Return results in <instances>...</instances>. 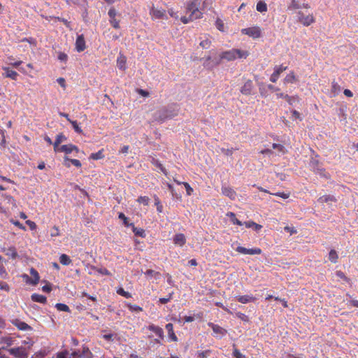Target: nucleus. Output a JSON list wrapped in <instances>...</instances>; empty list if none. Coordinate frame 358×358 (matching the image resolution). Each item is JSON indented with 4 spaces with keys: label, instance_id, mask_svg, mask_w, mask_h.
<instances>
[{
    "label": "nucleus",
    "instance_id": "2eb2a0df",
    "mask_svg": "<svg viewBox=\"0 0 358 358\" xmlns=\"http://www.w3.org/2000/svg\"><path fill=\"white\" fill-rule=\"evenodd\" d=\"M253 83L248 80L241 88V92L244 95H250L253 89Z\"/></svg>",
    "mask_w": 358,
    "mask_h": 358
},
{
    "label": "nucleus",
    "instance_id": "4468645a",
    "mask_svg": "<svg viewBox=\"0 0 358 358\" xmlns=\"http://www.w3.org/2000/svg\"><path fill=\"white\" fill-rule=\"evenodd\" d=\"M85 41L83 34L78 35L76 41V49L78 52H80L85 50Z\"/></svg>",
    "mask_w": 358,
    "mask_h": 358
},
{
    "label": "nucleus",
    "instance_id": "680f3d73",
    "mask_svg": "<svg viewBox=\"0 0 358 358\" xmlns=\"http://www.w3.org/2000/svg\"><path fill=\"white\" fill-rule=\"evenodd\" d=\"M298 99L297 96H290L288 94L285 96V100L289 105H292L295 101Z\"/></svg>",
    "mask_w": 358,
    "mask_h": 358
},
{
    "label": "nucleus",
    "instance_id": "774afa93",
    "mask_svg": "<svg viewBox=\"0 0 358 358\" xmlns=\"http://www.w3.org/2000/svg\"><path fill=\"white\" fill-rule=\"evenodd\" d=\"M80 350H75L71 352L69 358H79V355H80Z\"/></svg>",
    "mask_w": 358,
    "mask_h": 358
},
{
    "label": "nucleus",
    "instance_id": "e433bc0d",
    "mask_svg": "<svg viewBox=\"0 0 358 358\" xmlns=\"http://www.w3.org/2000/svg\"><path fill=\"white\" fill-rule=\"evenodd\" d=\"M259 90L260 95L263 97H266L268 96V88L267 85H265L264 83H262L259 85Z\"/></svg>",
    "mask_w": 358,
    "mask_h": 358
},
{
    "label": "nucleus",
    "instance_id": "5fc2aeb1",
    "mask_svg": "<svg viewBox=\"0 0 358 358\" xmlns=\"http://www.w3.org/2000/svg\"><path fill=\"white\" fill-rule=\"evenodd\" d=\"M211 44V41L208 39L203 40L200 42V46L203 48L208 49L210 48Z\"/></svg>",
    "mask_w": 358,
    "mask_h": 358
},
{
    "label": "nucleus",
    "instance_id": "f704fd0d",
    "mask_svg": "<svg viewBox=\"0 0 358 358\" xmlns=\"http://www.w3.org/2000/svg\"><path fill=\"white\" fill-rule=\"evenodd\" d=\"M222 59H223V58L222 57V54L218 56L215 55L213 57V59H212V62H211L212 69L215 66H218L221 63V61Z\"/></svg>",
    "mask_w": 358,
    "mask_h": 358
},
{
    "label": "nucleus",
    "instance_id": "39448f33",
    "mask_svg": "<svg viewBox=\"0 0 358 358\" xmlns=\"http://www.w3.org/2000/svg\"><path fill=\"white\" fill-rule=\"evenodd\" d=\"M109 16V22L115 29H120V20L117 19V16H120V13H117L114 7H111L108 13Z\"/></svg>",
    "mask_w": 358,
    "mask_h": 358
},
{
    "label": "nucleus",
    "instance_id": "cd10ccee",
    "mask_svg": "<svg viewBox=\"0 0 358 358\" xmlns=\"http://www.w3.org/2000/svg\"><path fill=\"white\" fill-rule=\"evenodd\" d=\"M80 355H79V358H92L93 354L90 350L89 348L83 345L82 348V350H80Z\"/></svg>",
    "mask_w": 358,
    "mask_h": 358
},
{
    "label": "nucleus",
    "instance_id": "49530a36",
    "mask_svg": "<svg viewBox=\"0 0 358 358\" xmlns=\"http://www.w3.org/2000/svg\"><path fill=\"white\" fill-rule=\"evenodd\" d=\"M117 293L120 295V296H122L127 299H129V298H131V294L128 292H126L122 287H119L117 289Z\"/></svg>",
    "mask_w": 358,
    "mask_h": 358
},
{
    "label": "nucleus",
    "instance_id": "f03ea898",
    "mask_svg": "<svg viewBox=\"0 0 358 358\" xmlns=\"http://www.w3.org/2000/svg\"><path fill=\"white\" fill-rule=\"evenodd\" d=\"M201 0H189L185 4V13H189L194 17L201 18L203 13L200 10Z\"/></svg>",
    "mask_w": 358,
    "mask_h": 358
},
{
    "label": "nucleus",
    "instance_id": "1a4fd4ad",
    "mask_svg": "<svg viewBox=\"0 0 358 358\" xmlns=\"http://www.w3.org/2000/svg\"><path fill=\"white\" fill-rule=\"evenodd\" d=\"M236 251L239 252V253H241V254L251 255H260L262 253V250L260 248H259L248 249V248H244L243 246H238L236 248Z\"/></svg>",
    "mask_w": 358,
    "mask_h": 358
},
{
    "label": "nucleus",
    "instance_id": "9d476101",
    "mask_svg": "<svg viewBox=\"0 0 358 358\" xmlns=\"http://www.w3.org/2000/svg\"><path fill=\"white\" fill-rule=\"evenodd\" d=\"M299 21L305 26H309L314 22V17L312 15H304L301 11L297 13Z\"/></svg>",
    "mask_w": 358,
    "mask_h": 358
},
{
    "label": "nucleus",
    "instance_id": "7c9ffc66",
    "mask_svg": "<svg viewBox=\"0 0 358 358\" xmlns=\"http://www.w3.org/2000/svg\"><path fill=\"white\" fill-rule=\"evenodd\" d=\"M118 218L123 222V224L126 227H131L133 226V223H130L129 222V218L126 217V215L123 213H119L118 214Z\"/></svg>",
    "mask_w": 358,
    "mask_h": 358
},
{
    "label": "nucleus",
    "instance_id": "5701e85b",
    "mask_svg": "<svg viewBox=\"0 0 358 358\" xmlns=\"http://www.w3.org/2000/svg\"><path fill=\"white\" fill-rule=\"evenodd\" d=\"M127 58L123 55L120 54L117 59V66L119 69L124 71L126 69Z\"/></svg>",
    "mask_w": 358,
    "mask_h": 358
},
{
    "label": "nucleus",
    "instance_id": "4c0bfd02",
    "mask_svg": "<svg viewBox=\"0 0 358 358\" xmlns=\"http://www.w3.org/2000/svg\"><path fill=\"white\" fill-rule=\"evenodd\" d=\"M55 308L59 311H64V312H67V313L71 312L69 307L65 303H58L55 305Z\"/></svg>",
    "mask_w": 358,
    "mask_h": 358
},
{
    "label": "nucleus",
    "instance_id": "dca6fc26",
    "mask_svg": "<svg viewBox=\"0 0 358 358\" xmlns=\"http://www.w3.org/2000/svg\"><path fill=\"white\" fill-rule=\"evenodd\" d=\"M3 70L4 71V73H3V76L6 78H9L13 80H17L19 74L9 67H3Z\"/></svg>",
    "mask_w": 358,
    "mask_h": 358
},
{
    "label": "nucleus",
    "instance_id": "7ed1b4c3",
    "mask_svg": "<svg viewBox=\"0 0 358 358\" xmlns=\"http://www.w3.org/2000/svg\"><path fill=\"white\" fill-rule=\"evenodd\" d=\"M317 156L315 157H311L309 163L310 169L315 173L320 175L324 178H330V174L325 171V169L323 168L322 163L317 159Z\"/></svg>",
    "mask_w": 358,
    "mask_h": 358
},
{
    "label": "nucleus",
    "instance_id": "72a5a7b5",
    "mask_svg": "<svg viewBox=\"0 0 358 358\" xmlns=\"http://www.w3.org/2000/svg\"><path fill=\"white\" fill-rule=\"evenodd\" d=\"M103 150H100L97 152L92 153L90 156V159H94V160H98L101 159L104 157V155L103 153Z\"/></svg>",
    "mask_w": 358,
    "mask_h": 358
},
{
    "label": "nucleus",
    "instance_id": "393cba45",
    "mask_svg": "<svg viewBox=\"0 0 358 358\" xmlns=\"http://www.w3.org/2000/svg\"><path fill=\"white\" fill-rule=\"evenodd\" d=\"M173 242L176 245L182 246L186 243V238L183 234H177L173 238Z\"/></svg>",
    "mask_w": 358,
    "mask_h": 358
},
{
    "label": "nucleus",
    "instance_id": "412c9836",
    "mask_svg": "<svg viewBox=\"0 0 358 358\" xmlns=\"http://www.w3.org/2000/svg\"><path fill=\"white\" fill-rule=\"evenodd\" d=\"M67 141V137L64 135L62 133L59 134L56 136V139L53 143L54 150H57L58 148H59V145L64 142Z\"/></svg>",
    "mask_w": 358,
    "mask_h": 358
},
{
    "label": "nucleus",
    "instance_id": "6ab92c4d",
    "mask_svg": "<svg viewBox=\"0 0 358 358\" xmlns=\"http://www.w3.org/2000/svg\"><path fill=\"white\" fill-rule=\"evenodd\" d=\"M238 53V52H236L235 49L225 51L222 53V57L223 59H226L227 61H231L236 59V54Z\"/></svg>",
    "mask_w": 358,
    "mask_h": 358
},
{
    "label": "nucleus",
    "instance_id": "f8f14e48",
    "mask_svg": "<svg viewBox=\"0 0 358 358\" xmlns=\"http://www.w3.org/2000/svg\"><path fill=\"white\" fill-rule=\"evenodd\" d=\"M150 13L153 17L156 19H168V17L166 15V10L164 9L160 10L152 7Z\"/></svg>",
    "mask_w": 358,
    "mask_h": 358
},
{
    "label": "nucleus",
    "instance_id": "6e6552de",
    "mask_svg": "<svg viewBox=\"0 0 358 358\" xmlns=\"http://www.w3.org/2000/svg\"><path fill=\"white\" fill-rule=\"evenodd\" d=\"M242 33L254 38H257L261 36V30L258 27H249L242 29Z\"/></svg>",
    "mask_w": 358,
    "mask_h": 358
},
{
    "label": "nucleus",
    "instance_id": "a878e982",
    "mask_svg": "<svg viewBox=\"0 0 358 358\" xmlns=\"http://www.w3.org/2000/svg\"><path fill=\"white\" fill-rule=\"evenodd\" d=\"M31 299L34 302L45 304L47 303V298L43 295H41L36 293L33 294L31 296Z\"/></svg>",
    "mask_w": 358,
    "mask_h": 358
},
{
    "label": "nucleus",
    "instance_id": "052dcab7",
    "mask_svg": "<svg viewBox=\"0 0 358 358\" xmlns=\"http://www.w3.org/2000/svg\"><path fill=\"white\" fill-rule=\"evenodd\" d=\"M210 353V350H209L202 351V352H199L197 357L198 358H207V357L209 355Z\"/></svg>",
    "mask_w": 358,
    "mask_h": 358
},
{
    "label": "nucleus",
    "instance_id": "9b49d317",
    "mask_svg": "<svg viewBox=\"0 0 358 358\" xmlns=\"http://www.w3.org/2000/svg\"><path fill=\"white\" fill-rule=\"evenodd\" d=\"M11 323L22 331H31L33 329L31 326L19 319L12 320Z\"/></svg>",
    "mask_w": 358,
    "mask_h": 358
},
{
    "label": "nucleus",
    "instance_id": "69168bd1",
    "mask_svg": "<svg viewBox=\"0 0 358 358\" xmlns=\"http://www.w3.org/2000/svg\"><path fill=\"white\" fill-rule=\"evenodd\" d=\"M0 289L9 292L10 287L6 282L0 281Z\"/></svg>",
    "mask_w": 358,
    "mask_h": 358
},
{
    "label": "nucleus",
    "instance_id": "ea45409f",
    "mask_svg": "<svg viewBox=\"0 0 358 358\" xmlns=\"http://www.w3.org/2000/svg\"><path fill=\"white\" fill-rule=\"evenodd\" d=\"M90 268L94 271H96L98 273H99L101 275H110V271L106 268H97L96 266H92V265L90 266Z\"/></svg>",
    "mask_w": 358,
    "mask_h": 358
},
{
    "label": "nucleus",
    "instance_id": "4d7b16f0",
    "mask_svg": "<svg viewBox=\"0 0 358 358\" xmlns=\"http://www.w3.org/2000/svg\"><path fill=\"white\" fill-rule=\"evenodd\" d=\"M236 316L241 319V320L244 322H249V317L248 315H245L244 313H242L241 312H238L236 313Z\"/></svg>",
    "mask_w": 358,
    "mask_h": 358
},
{
    "label": "nucleus",
    "instance_id": "bf43d9fd",
    "mask_svg": "<svg viewBox=\"0 0 358 358\" xmlns=\"http://www.w3.org/2000/svg\"><path fill=\"white\" fill-rule=\"evenodd\" d=\"M4 341V343L7 344L8 346H10L14 344L15 340L10 336L5 337L3 338Z\"/></svg>",
    "mask_w": 358,
    "mask_h": 358
},
{
    "label": "nucleus",
    "instance_id": "423d86ee",
    "mask_svg": "<svg viewBox=\"0 0 358 358\" xmlns=\"http://www.w3.org/2000/svg\"><path fill=\"white\" fill-rule=\"evenodd\" d=\"M306 0H291L290 4L287 6V9L290 10H298L302 8H308L310 6L307 3Z\"/></svg>",
    "mask_w": 358,
    "mask_h": 358
},
{
    "label": "nucleus",
    "instance_id": "de8ad7c7",
    "mask_svg": "<svg viewBox=\"0 0 358 358\" xmlns=\"http://www.w3.org/2000/svg\"><path fill=\"white\" fill-rule=\"evenodd\" d=\"M197 19H200L199 17H194L193 16L191 15V14H189V15L188 17H186V16H182L181 18H180V20L182 23L184 24H187L189 23V22H192L194 20H197Z\"/></svg>",
    "mask_w": 358,
    "mask_h": 358
},
{
    "label": "nucleus",
    "instance_id": "0e129e2a",
    "mask_svg": "<svg viewBox=\"0 0 358 358\" xmlns=\"http://www.w3.org/2000/svg\"><path fill=\"white\" fill-rule=\"evenodd\" d=\"M51 236L56 237L59 236V230L57 227L54 226L51 230Z\"/></svg>",
    "mask_w": 358,
    "mask_h": 358
},
{
    "label": "nucleus",
    "instance_id": "a19ab883",
    "mask_svg": "<svg viewBox=\"0 0 358 358\" xmlns=\"http://www.w3.org/2000/svg\"><path fill=\"white\" fill-rule=\"evenodd\" d=\"M338 259V254L335 250H331L329 253V259L333 262L336 263L337 262V260Z\"/></svg>",
    "mask_w": 358,
    "mask_h": 358
},
{
    "label": "nucleus",
    "instance_id": "4be33fe9",
    "mask_svg": "<svg viewBox=\"0 0 358 358\" xmlns=\"http://www.w3.org/2000/svg\"><path fill=\"white\" fill-rule=\"evenodd\" d=\"M148 329L152 332H154L157 336H158L160 338H164V331L163 329L155 324H150L148 327Z\"/></svg>",
    "mask_w": 358,
    "mask_h": 358
},
{
    "label": "nucleus",
    "instance_id": "473e14b6",
    "mask_svg": "<svg viewBox=\"0 0 358 358\" xmlns=\"http://www.w3.org/2000/svg\"><path fill=\"white\" fill-rule=\"evenodd\" d=\"M257 10L260 13H264L267 11V5L263 1H259L257 3Z\"/></svg>",
    "mask_w": 358,
    "mask_h": 358
},
{
    "label": "nucleus",
    "instance_id": "bb28decb",
    "mask_svg": "<svg viewBox=\"0 0 358 358\" xmlns=\"http://www.w3.org/2000/svg\"><path fill=\"white\" fill-rule=\"evenodd\" d=\"M165 327L168 331L169 337L171 338V340H172L173 341H177L178 338L174 333L173 324L168 323Z\"/></svg>",
    "mask_w": 358,
    "mask_h": 358
},
{
    "label": "nucleus",
    "instance_id": "e2e57ef3",
    "mask_svg": "<svg viewBox=\"0 0 358 358\" xmlns=\"http://www.w3.org/2000/svg\"><path fill=\"white\" fill-rule=\"evenodd\" d=\"M182 185L185 186V189H186V192H187V195H191L192 192H193V189L191 187V186L189 185V183L186 182H182Z\"/></svg>",
    "mask_w": 358,
    "mask_h": 358
},
{
    "label": "nucleus",
    "instance_id": "603ef678",
    "mask_svg": "<svg viewBox=\"0 0 358 358\" xmlns=\"http://www.w3.org/2000/svg\"><path fill=\"white\" fill-rule=\"evenodd\" d=\"M336 275L345 282H349L350 280V279L341 271H337L336 272Z\"/></svg>",
    "mask_w": 358,
    "mask_h": 358
},
{
    "label": "nucleus",
    "instance_id": "58836bf2",
    "mask_svg": "<svg viewBox=\"0 0 358 358\" xmlns=\"http://www.w3.org/2000/svg\"><path fill=\"white\" fill-rule=\"evenodd\" d=\"M68 121L72 124V127L77 134H81L83 133V130L78 125L77 121L71 120V119H68Z\"/></svg>",
    "mask_w": 358,
    "mask_h": 358
},
{
    "label": "nucleus",
    "instance_id": "a211bd4d",
    "mask_svg": "<svg viewBox=\"0 0 358 358\" xmlns=\"http://www.w3.org/2000/svg\"><path fill=\"white\" fill-rule=\"evenodd\" d=\"M208 324L213 329V332L215 334H218L222 336H224L225 334H227V331L225 329L221 327L220 326H219L217 324H215L212 322H209Z\"/></svg>",
    "mask_w": 358,
    "mask_h": 358
},
{
    "label": "nucleus",
    "instance_id": "b1692460",
    "mask_svg": "<svg viewBox=\"0 0 358 358\" xmlns=\"http://www.w3.org/2000/svg\"><path fill=\"white\" fill-rule=\"evenodd\" d=\"M317 201L320 203H327L328 204H329L330 202H336L337 199L335 198L334 196L328 194L320 196Z\"/></svg>",
    "mask_w": 358,
    "mask_h": 358
},
{
    "label": "nucleus",
    "instance_id": "8fccbe9b",
    "mask_svg": "<svg viewBox=\"0 0 358 358\" xmlns=\"http://www.w3.org/2000/svg\"><path fill=\"white\" fill-rule=\"evenodd\" d=\"M137 201L148 206L149 204L150 199L146 196H141L138 198Z\"/></svg>",
    "mask_w": 358,
    "mask_h": 358
},
{
    "label": "nucleus",
    "instance_id": "338daca9",
    "mask_svg": "<svg viewBox=\"0 0 358 358\" xmlns=\"http://www.w3.org/2000/svg\"><path fill=\"white\" fill-rule=\"evenodd\" d=\"M233 355L236 358H245V356L241 353V352L236 348L234 349L233 352Z\"/></svg>",
    "mask_w": 358,
    "mask_h": 358
},
{
    "label": "nucleus",
    "instance_id": "f3484780",
    "mask_svg": "<svg viewBox=\"0 0 358 358\" xmlns=\"http://www.w3.org/2000/svg\"><path fill=\"white\" fill-rule=\"evenodd\" d=\"M222 193L231 200L236 199V193L231 187L222 186Z\"/></svg>",
    "mask_w": 358,
    "mask_h": 358
},
{
    "label": "nucleus",
    "instance_id": "aec40b11",
    "mask_svg": "<svg viewBox=\"0 0 358 358\" xmlns=\"http://www.w3.org/2000/svg\"><path fill=\"white\" fill-rule=\"evenodd\" d=\"M236 299L241 303H248L249 302H254L256 298L252 295H243L236 296Z\"/></svg>",
    "mask_w": 358,
    "mask_h": 358
},
{
    "label": "nucleus",
    "instance_id": "3c124183",
    "mask_svg": "<svg viewBox=\"0 0 358 358\" xmlns=\"http://www.w3.org/2000/svg\"><path fill=\"white\" fill-rule=\"evenodd\" d=\"M64 159L65 161H69L73 165H74L76 167H80L82 165L78 159H69L68 157H65Z\"/></svg>",
    "mask_w": 358,
    "mask_h": 358
},
{
    "label": "nucleus",
    "instance_id": "c9c22d12",
    "mask_svg": "<svg viewBox=\"0 0 358 358\" xmlns=\"http://www.w3.org/2000/svg\"><path fill=\"white\" fill-rule=\"evenodd\" d=\"M55 152H65L66 154H70L72 152L71 148H70V144L69 145H63L58 148L57 150H55Z\"/></svg>",
    "mask_w": 358,
    "mask_h": 358
},
{
    "label": "nucleus",
    "instance_id": "79ce46f5",
    "mask_svg": "<svg viewBox=\"0 0 358 358\" xmlns=\"http://www.w3.org/2000/svg\"><path fill=\"white\" fill-rule=\"evenodd\" d=\"M295 81H296V77L293 72L287 75V76L284 79V83L285 84L294 83Z\"/></svg>",
    "mask_w": 358,
    "mask_h": 358
},
{
    "label": "nucleus",
    "instance_id": "37998d69",
    "mask_svg": "<svg viewBox=\"0 0 358 358\" xmlns=\"http://www.w3.org/2000/svg\"><path fill=\"white\" fill-rule=\"evenodd\" d=\"M127 307L131 312L138 313L143 311V308L136 305H132L131 303H127Z\"/></svg>",
    "mask_w": 358,
    "mask_h": 358
},
{
    "label": "nucleus",
    "instance_id": "20e7f679",
    "mask_svg": "<svg viewBox=\"0 0 358 358\" xmlns=\"http://www.w3.org/2000/svg\"><path fill=\"white\" fill-rule=\"evenodd\" d=\"M9 354L15 358H27L29 352L24 345L11 348L7 350Z\"/></svg>",
    "mask_w": 358,
    "mask_h": 358
},
{
    "label": "nucleus",
    "instance_id": "ddd939ff",
    "mask_svg": "<svg viewBox=\"0 0 358 358\" xmlns=\"http://www.w3.org/2000/svg\"><path fill=\"white\" fill-rule=\"evenodd\" d=\"M287 66H283L282 65H280V66H276L274 68V72L272 73V75L270 77V80L272 83H276V81L278 80L280 73L282 71H285L287 69Z\"/></svg>",
    "mask_w": 358,
    "mask_h": 358
},
{
    "label": "nucleus",
    "instance_id": "13d9d810",
    "mask_svg": "<svg viewBox=\"0 0 358 358\" xmlns=\"http://www.w3.org/2000/svg\"><path fill=\"white\" fill-rule=\"evenodd\" d=\"M69 355V353L68 350H63L62 352H59L56 355L57 358H68Z\"/></svg>",
    "mask_w": 358,
    "mask_h": 358
},
{
    "label": "nucleus",
    "instance_id": "c03bdc74",
    "mask_svg": "<svg viewBox=\"0 0 358 358\" xmlns=\"http://www.w3.org/2000/svg\"><path fill=\"white\" fill-rule=\"evenodd\" d=\"M213 57V55H208L206 57L203 62L204 67L207 68L208 69H212L211 62Z\"/></svg>",
    "mask_w": 358,
    "mask_h": 358
},
{
    "label": "nucleus",
    "instance_id": "c756f323",
    "mask_svg": "<svg viewBox=\"0 0 358 358\" xmlns=\"http://www.w3.org/2000/svg\"><path fill=\"white\" fill-rule=\"evenodd\" d=\"M132 231L136 236H139L141 238L145 237V230L141 228H137L134 226L133 224V226H131Z\"/></svg>",
    "mask_w": 358,
    "mask_h": 358
},
{
    "label": "nucleus",
    "instance_id": "864d4df0",
    "mask_svg": "<svg viewBox=\"0 0 358 358\" xmlns=\"http://www.w3.org/2000/svg\"><path fill=\"white\" fill-rule=\"evenodd\" d=\"M236 52H238V53L236 54V58H246L248 55V53L247 51H242L240 50L235 49Z\"/></svg>",
    "mask_w": 358,
    "mask_h": 358
},
{
    "label": "nucleus",
    "instance_id": "f257e3e1",
    "mask_svg": "<svg viewBox=\"0 0 358 358\" xmlns=\"http://www.w3.org/2000/svg\"><path fill=\"white\" fill-rule=\"evenodd\" d=\"M179 111L178 105L171 103L160 108L153 115V120L162 123L167 120L172 119L177 116Z\"/></svg>",
    "mask_w": 358,
    "mask_h": 358
},
{
    "label": "nucleus",
    "instance_id": "09e8293b",
    "mask_svg": "<svg viewBox=\"0 0 358 358\" xmlns=\"http://www.w3.org/2000/svg\"><path fill=\"white\" fill-rule=\"evenodd\" d=\"M2 257L0 256V277L2 278H5L7 275V272L2 264Z\"/></svg>",
    "mask_w": 358,
    "mask_h": 358
},
{
    "label": "nucleus",
    "instance_id": "6e6d98bb",
    "mask_svg": "<svg viewBox=\"0 0 358 358\" xmlns=\"http://www.w3.org/2000/svg\"><path fill=\"white\" fill-rule=\"evenodd\" d=\"M34 342L31 338H28L27 340H24L22 342V345H27L26 348L28 350L34 345Z\"/></svg>",
    "mask_w": 358,
    "mask_h": 358
},
{
    "label": "nucleus",
    "instance_id": "a18cd8bd",
    "mask_svg": "<svg viewBox=\"0 0 358 358\" xmlns=\"http://www.w3.org/2000/svg\"><path fill=\"white\" fill-rule=\"evenodd\" d=\"M7 255H10L12 259H16L18 257L17 252L16 251L15 248L10 247L8 249V252L6 253Z\"/></svg>",
    "mask_w": 358,
    "mask_h": 358
},
{
    "label": "nucleus",
    "instance_id": "2f4dec72",
    "mask_svg": "<svg viewBox=\"0 0 358 358\" xmlns=\"http://www.w3.org/2000/svg\"><path fill=\"white\" fill-rule=\"evenodd\" d=\"M59 262L63 265L68 266L71 263V259L67 255L62 254L59 257Z\"/></svg>",
    "mask_w": 358,
    "mask_h": 358
},
{
    "label": "nucleus",
    "instance_id": "c85d7f7f",
    "mask_svg": "<svg viewBox=\"0 0 358 358\" xmlns=\"http://www.w3.org/2000/svg\"><path fill=\"white\" fill-rule=\"evenodd\" d=\"M227 216L229 217L230 221L234 224L238 226H242L243 224L241 221L236 218V215L233 212H228Z\"/></svg>",
    "mask_w": 358,
    "mask_h": 358
},
{
    "label": "nucleus",
    "instance_id": "0eeeda50",
    "mask_svg": "<svg viewBox=\"0 0 358 358\" xmlns=\"http://www.w3.org/2000/svg\"><path fill=\"white\" fill-rule=\"evenodd\" d=\"M30 275L33 277V278H31L26 274L24 275V278H26L27 283L32 285H36L40 280L38 272L34 268H31Z\"/></svg>",
    "mask_w": 358,
    "mask_h": 358
}]
</instances>
